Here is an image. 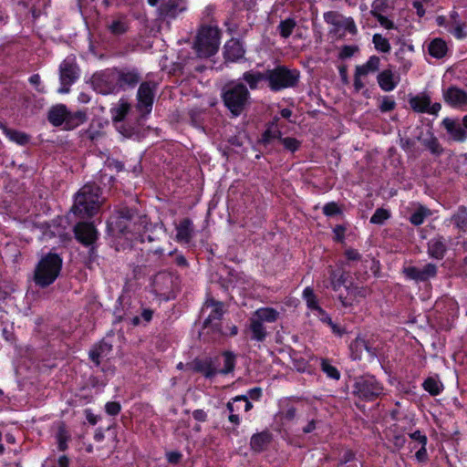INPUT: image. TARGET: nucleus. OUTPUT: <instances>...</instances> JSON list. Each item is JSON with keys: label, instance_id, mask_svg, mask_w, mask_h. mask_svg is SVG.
<instances>
[{"label": "nucleus", "instance_id": "2f4dec72", "mask_svg": "<svg viewBox=\"0 0 467 467\" xmlns=\"http://www.w3.org/2000/svg\"><path fill=\"white\" fill-rule=\"evenodd\" d=\"M130 103H128L126 100H123V99L119 100L117 107H115L111 110L112 120L114 122L122 121L124 119V118L126 117V115L128 114V112L130 111Z\"/></svg>", "mask_w": 467, "mask_h": 467}, {"label": "nucleus", "instance_id": "f3484780", "mask_svg": "<svg viewBox=\"0 0 467 467\" xmlns=\"http://www.w3.org/2000/svg\"><path fill=\"white\" fill-rule=\"evenodd\" d=\"M175 240L179 243L188 244L192 240L193 234L192 222L189 218L182 219L176 225Z\"/></svg>", "mask_w": 467, "mask_h": 467}, {"label": "nucleus", "instance_id": "aec40b11", "mask_svg": "<svg viewBox=\"0 0 467 467\" xmlns=\"http://www.w3.org/2000/svg\"><path fill=\"white\" fill-rule=\"evenodd\" d=\"M348 277L349 273L343 269L329 270L330 285L332 289L336 292H338L342 285H344L347 288V282Z\"/></svg>", "mask_w": 467, "mask_h": 467}, {"label": "nucleus", "instance_id": "f704fd0d", "mask_svg": "<svg viewBox=\"0 0 467 467\" xmlns=\"http://www.w3.org/2000/svg\"><path fill=\"white\" fill-rule=\"evenodd\" d=\"M303 297L309 308L316 310L318 314H324V310L317 304L313 289L306 287L303 292Z\"/></svg>", "mask_w": 467, "mask_h": 467}, {"label": "nucleus", "instance_id": "bb28decb", "mask_svg": "<svg viewBox=\"0 0 467 467\" xmlns=\"http://www.w3.org/2000/svg\"><path fill=\"white\" fill-rule=\"evenodd\" d=\"M379 57L372 56L369 57L366 64L357 66L355 72H357L358 75H361L362 77L369 73H374L379 68Z\"/></svg>", "mask_w": 467, "mask_h": 467}, {"label": "nucleus", "instance_id": "c85d7f7f", "mask_svg": "<svg viewBox=\"0 0 467 467\" xmlns=\"http://www.w3.org/2000/svg\"><path fill=\"white\" fill-rule=\"evenodd\" d=\"M429 54L436 58H441L446 55L447 45L441 38L433 39L429 45Z\"/></svg>", "mask_w": 467, "mask_h": 467}, {"label": "nucleus", "instance_id": "20e7f679", "mask_svg": "<svg viewBox=\"0 0 467 467\" xmlns=\"http://www.w3.org/2000/svg\"><path fill=\"white\" fill-rule=\"evenodd\" d=\"M62 266L61 258L56 254L43 257L35 269L34 280L41 287H46L57 278Z\"/></svg>", "mask_w": 467, "mask_h": 467}, {"label": "nucleus", "instance_id": "c9c22d12", "mask_svg": "<svg viewBox=\"0 0 467 467\" xmlns=\"http://www.w3.org/2000/svg\"><path fill=\"white\" fill-rule=\"evenodd\" d=\"M451 221L457 228L464 230L467 226V209L464 207L459 208L451 217Z\"/></svg>", "mask_w": 467, "mask_h": 467}, {"label": "nucleus", "instance_id": "8fccbe9b", "mask_svg": "<svg viewBox=\"0 0 467 467\" xmlns=\"http://www.w3.org/2000/svg\"><path fill=\"white\" fill-rule=\"evenodd\" d=\"M280 142L290 151L296 150L300 145V142L297 140L289 137L282 138Z\"/></svg>", "mask_w": 467, "mask_h": 467}, {"label": "nucleus", "instance_id": "58836bf2", "mask_svg": "<svg viewBox=\"0 0 467 467\" xmlns=\"http://www.w3.org/2000/svg\"><path fill=\"white\" fill-rule=\"evenodd\" d=\"M423 388L431 395H438L442 388V384L432 378L427 379L423 383Z\"/></svg>", "mask_w": 467, "mask_h": 467}, {"label": "nucleus", "instance_id": "9b49d317", "mask_svg": "<svg viewBox=\"0 0 467 467\" xmlns=\"http://www.w3.org/2000/svg\"><path fill=\"white\" fill-rule=\"evenodd\" d=\"M226 407L230 412L229 420L232 423L239 424V417L234 412H238L242 410H244V411H249L253 408V405L248 400L247 397L237 396L234 399H233V401H229Z\"/></svg>", "mask_w": 467, "mask_h": 467}, {"label": "nucleus", "instance_id": "6ab92c4d", "mask_svg": "<svg viewBox=\"0 0 467 467\" xmlns=\"http://www.w3.org/2000/svg\"><path fill=\"white\" fill-rule=\"evenodd\" d=\"M377 79L380 88L387 92L393 90L399 82V78H396L390 69L380 72Z\"/></svg>", "mask_w": 467, "mask_h": 467}, {"label": "nucleus", "instance_id": "69168bd1", "mask_svg": "<svg viewBox=\"0 0 467 467\" xmlns=\"http://www.w3.org/2000/svg\"><path fill=\"white\" fill-rule=\"evenodd\" d=\"M410 437L412 440L419 441L423 446H425L427 443V437L425 435L421 434V432L420 431H416L410 433Z\"/></svg>", "mask_w": 467, "mask_h": 467}, {"label": "nucleus", "instance_id": "4be33fe9", "mask_svg": "<svg viewBox=\"0 0 467 467\" xmlns=\"http://www.w3.org/2000/svg\"><path fill=\"white\" fill-rule=\"evenodd\" d=\"M140 80L136 70H122L119 73L118 83L120 87L134 88Z\"/></svg>", "mask_w": 467, "mask_h": 467}, {"label": "nucleus", "instance_id": "79ce46f5", "mask_svg": "<svg viewBox=\"0 0 467 467\" xmlns=\"http://www.w3.org/2000/svg\"><path fill=\"white\" fill-rule=\"evenodd\" d=\"M295 26L296 23L293 19H286L282 21L278 26L280 35L285 38L288 37L292 34Z\"/></svg>", "mask_w": 467, "mask_h": 467}, {"label": "nucleus", "instance_id": "ddd939ff", "mask_svg": "<svg viewBox=\"0 0 467 467\" xmlns=\"http://www.w3.org/2000/svg\"><path fill=\"white\" fill-rule=\"evenodd\" d=\"M186 368L195 372H200L203 374L206 378H213L216 374H218L217 368L214 367L212 358H196L191 363L186 364Z\"/></svg>", "mask_w": 467, "mask_h": 467}, {"label": "nucleus", "instance_id": "f03ea898", "mask_svg": "<svg viewBox=\"0 0 467 467\" xmlns=\"http://www.w3.org/2000/svg\"><path fill=\"white\" fill-rule=\"evenodd\" d=\"M202 312H208V317L203 322L200 337L205 342L218 340L224 334L220 326V321L223 315V304L213 299H209L205 302Z\"/></svg>", "mask_w": 467, "mask_h": 467}, {"label": "nucleus", "instance_id": "423d86ee", "mask_svg": "<svg viewBox=\"0 0 467 467\" xmlns=\"http://www.w3.org/2000/svg\"><path fill=\"white\" fill-rule=\"evenodd\" d=\"M220 45V32L216 27H202L196 36L194 48L200 57L214 55Z\"/></svg>", "mask_w": 467, "mask_h": 467}, {"label": "nucleus", "instance_id": "6e6552de", "mask_svg": "<svg viewBox=\"0 0 467 467\" xmlns=\"http://www.w3.org/2000/svg\"><path fill=\"white\" fill-rule=\"evenodd\" d=\"M382 391L383 388L373 377L360 379L354 385V392L365 400H373Z\"/></svg>", "mask_w": 467, "mask_h": 467}, {"label": "nucleus", "instance_id": "338daca9", "mask_svg": "<svg viewBox=\"0 0 467 467\" xmlns=\"http://www.w3.org/2000/svg\"><path fill=\"white\" fill-rule=\"evenodd\" d=\"M358 50L357 47H350V46H346L343 47V49L341 50L340 52V57H344V58H347V57H350L351 56L354 55V53Z\"/></svg>", "mask_w": 467, "mask_h": 467}, {"label": "nucleus", "instance_id": "dca6fc26", "mask_svg": "<svg viewBox=\"0 0 467 467\" xmlns=\"http://www.w3.org/2000/svg\"><path fill=\"white\" fill-rule=\"evenodd\" d=\"M358 296H366V290L363 287H358L352 284L347 286V295H343L342 293L338 294V299L344 307L352 306L357 301Z\"/></svg>", "mask_w": 467, "mask_h": 467}, {"label": "nucleus", "instance_id": "bf43d9fd", "mask_svg": "<svg viewBox=\"0 0 467 467\" xmlns=\"http://www.w3.org/2000/svg\"><path fill=\"white\" fill-rule=\"evenodd\" d=\"M161 13L168 16H175L176 11L174 4L171 2L163 4L161 6Z\"/></svg>", "mask_w": 467, "mask_h": 467}, {"label": "nucleus", "instance_id": "0e129e2a", "mask_svg": "<svg viewBox=\"0 0 467 467\" xmlns=\"http://www.w3.org/2000/svg\"><path fill=\"white\" fill-rule=\"evenodd\" d=\"M335 240L337 242H342L344 240V234L346 232V228L343 225H337L334 230Z\"/></svg>", "mask_w": 467, "mask_h": 467}, {"label": "nucleus", "instance_id": "e2e57ef3", "mask_svg": "<svg viewBox=\"0 0 467 467\" xmlns=\"http://www.w3.org/2000/svg\"><path fill=\"white\" fill-rule=\"evenodd\" d=\"M345 255L349 261H358L361 258L359 253L352 248L347 249L345 252Z\"/></svg>", "mask_w": 467, "mask_h": 467}, {"label": "nucleus", "instance_id": "cd10ccee", "mask_svg": "<svg viewBox=\"0 0 467 467\" xmlns=\"http://www.w3.org/2000/svg\"><path fill=\"white\" fill-rule=\"evenodd\" d=\"M243 79L249 85L251 89H255L259 82L263 80L266 81V71H247L244 73Z\"/></svg>", "mask_w": 467, "mask_h": 467}, {"label": "nucleus", "instance_id": "39448f33", "mask_svg": "<svg viewBox=\"0 0 467 467\" xmlns=\"http://www.w3.org/2000/svg\"><path fill=\"white\" fill-rule=\"evenodd\" d=\"M300 73L296 69H290L285 66H277L266 70V81L273 91H279L294 88L297 85Z\"/></svg>", "mask_w": 467, "mask_h": 467}, {"label": "nucleus", "instance_id": "603ef678", "mask_svg": "<svg viewBox=\"0 0 467 467\" xmlns=\"http://www.w3.org/2000/svg\"><path fill=\"white\" fill-rule=\"evenodd\" d=\"M404 273L407 277L416 280V281H421V275H420V269L410 266L404 269Z\"/></svg>", "mask_w": 467, "mask_h": 467}, {"label": "nucleus", "instance_id": "4c0bfd02", "mask_svg": "<svg viewBox=\"0 0 467 467\" xmlns=\"http://www.w3.org/2000/svg\"><path fill=\"white\" fill-rule=\"evenodd\" d=\"M324 18L327 23L335 26L337 32L341 30L342 21H344L345 17L336 12H327L325 14Z\"/></svg>", "mask_w": 467, "mask_h": 467}, {"label": "nucleus", "instance_id": "0eeeda50", "mask_svg": "<svg viewBox=\"0 0 467 467\" xmlns=\"http://www.w3.org/2000/svg\"><path fill=\"white\" fill-rule=\"evenodd\" d=\"M79 68L76 62L75 57H67L59 66V79L62 88H59L60 93H67L69 86L72 85L78 78Z\"/></svg>", "mask_w": 467, "mask_h": 467}, {"label": "nucleus", "instance_id": "473e14b6", "mask_svg": "<svg viewBox=\"0 0 467 467\" xmlns=\"http://www.w3.org/2000/svg\"><path fill=\"white\" fill-rule=\"evenodd\" d=\"M110 350L111 345L102 342L96 348L90 351L89 357L93 362L99 365V359L106 357Z\"/></svg>", "mask_w": 467, "mask_h": 467}, {"label": "nucleus", "instance_id": "c756f323", "mask_svg": "<svg viewBox=\"0 0 467 467\" xmlns=\"http://www.w3.org/2000/svg\"><path fill=\"white\" fill-rule=\"evenodd\" d=\"M250 330L252 332V338L257 341L265 340L266 337V330L263 323L258 321L254 316L250 318Z\"/></svg>", "mask_w": 467, "mask_h": 467}, {"label": "nucleus", "instance_id": "a211bd4d", "mask_svg": "<svg viewBox=\"0 0 467 467\" xmlns=\"http://www.w3.org/2000/svg\"><path fill=\"white\" fill-rule=\"evenodd\" d=\"M244 55V49L239 40L231 39L225 44L224 57L226 60L234 62L242 58Z\"/></svg>", "mask_w": 467, "mask_h": 467}, {"label": "nucleus", "instance_id": "72a5a7b5", "mask_svg": "<svg viewBox=\"0 0 467 467\" xmlns=\"http://www.w3.org/2000/svg\"><path fill=\"white\" fill-rule=\"evenodd\" d=\"M223 367L217 369L220 374H228L234 371L235 366V356L231 351H224L223 353Z\"/></svg>", "mask_w": 467, "mask_h": 467}, {"label": "nucleus", "instance_id": "4468645a", "mask_svg": "<svg viewBox=\"0 0 467 467\" xmlns=\"http://www.w3.org/2000/svg\"><path fill=\"white\" fill-rule=\"evenodd\" d=\"M349 348L354 359H360L364 351H367L372 357L377 355V348L373 347L369 341L359 337L351 342Z\"/></svg>", "mask_w": 467, "mask_h": 467}, {"label": "nucleus", "instance_id": "680f3d73", "mask_svg": "<svg viewBox=\"0 0 467 467\" xmlns=\"http://www.w3.org/2000/svg\"><path fill=\"white\" fill-rule=\"evenodd\" d=\"M374 17H376L378 19V21L379 22L381 26H383L387 29L394 28L393 22L389 20L386 16H384L382 15H379V16H375Z\"/></svg>", "mask_w": 467, "mask_h": 467}, {"label": "nucleus", "instance_id": "ea45409f", "mask_svg": "<svg viewBox=\"0 0 467 467\" xmlns=\"http://www.w3.org/2000/svg\"><path fill=\"white\" fill-rule=\"evenodd\" d=\"M431 215V212L424 208L420 207L415 213H413L410 216V223L414 225H420L423 223L424 219Z\"/></svg>", "mask_w": 467, "mask_h": 467}, {"label": "nucleus", "instance_id": "f257e3e1", "mask_svg": "<svg viewBox=\"0 0 467 467\" xmlns=\"http://www.w3.org/2000/svg\"><path fill=\"white\" fill-rule=\"evenodd\" d=\"M102 203L100 190L95 184L84 185L76 194L71 211L81 217L92 216Z\"/></svg>", "mask_w": 467, "mask_h": 467}, {"label": "nucleus", "instance_id": "b1692460", "mask_svg": "<svg viewBox=\"0 0 467 467\" xmlns=\"http://www.w3.org/2000/svg\"><path fill=\"white\" fill-rule=\"evenodd\" d=\"M68 114L65 106L58 105L49 110L48 119L53 125L60 126L67 119Z\"/></svg>", "mask_w": 467, "mask_h": 467}, {"label": "nucleus", "instance_id": "864d4df0", "mask_svg": "<svg viewBox=\"0 0 467 467\" xmlns=\"http://www.w3.org/2000/svg\"><path fill=\"white\" fill-rule=\"evenodd\" d=\"M424 144L432 153L439 154L441 152V145L436 138H431L428 140H425Z\"/></svg>", "mask_w": 467, "mask_h": 467}, {"label": "nucleus", "instance_id": "412c9836", "mask_svg": "<svg viewBox=\"0 0 467 467\" xmlns=\"http://www.w3.org/2000/svg\"><path fill=\"white\" fill-rule=\"evenodd\" d=\"M446 252V242L443 237L438 236L431 239L428 244L429 254L436 259H441Z\"/></svg>", "mask_w": 467, "mask_h": 467}, {"label": "nucleus", "instance_id": "393cba45", "mask_svg": "<svg viewBox=\"0 0 467 467\" xmlns=\"http://www.w3.org/2000/svg\"><path fill=\"white\" fill-rule=\"evenodd\" d=\"M173 283V277L170 273H159L155 275L153 285L157 290L165 293L168 291Z\"/></svg>", "mask_w": 467, "mask_h": 467}, {"label": "nucleus", "instance_id": "2eb2a0df", "mask_svg": "<svg viewBox=\"0 0 467 467\" xmlns=\"http://www.w3.org/2000/svg\"><path fill=\"white\" fill-rule=\"evenodd\" d=\"M445 101L452 107L462 108L467 105V93L456 87L449 88L444 93Z\"/></svg>", "mask_w": 467, "mask_h": 467}, {"label": "nucleus", "instance_id": "a18cd8bd", "mask_svg": "<svg viewBox=\"0 0 467 467\" xmlns=\"http://www.w3.org/2000/svg\"><path fill=\"white\" fill-rule=\"evenodd\" d=\"M389 7L388 0H374L371 5L370 14L375 16L382 15Z\"/></svg>", "mask_w": 467, "mask_h": 467}, {"label": "nucleus", "instance_id": "f8f14e48", "mask_svg": "<svg viewBox=\"0 0 467 467\" xmlns=\"http://www.w3.org/2000/svg\"><path fill=\"white\" fill-rule=\"evenodd\" d=\"M77 239L85 245L93 244L97 239V231L92 223H79L75 226Z\"/></svg>", "mask_w": 467, "mask_h": 467}, {"label": "nucleus", "instance_id": "4d7b16f0", "mask_svg": "<svg viewBox=\"0 0 467 467\" xmlns=\"http://www.w3.org/2000/svg\"><path fill=\"white\" fill-rule=\"evenodd\" d=\"M342 26H341V29L345 30V31H348L349 33L351 34H356L357 33V27H356V25L353 21L352 18H346L344 19V21H342Z\"/></svg>", "mask_w": 467, "mask_h": 467}, {"label": "nucleus", "instance_id": "37998d69", "mask_svg": "<svg viewBox=\"0 0 467 467\" xmlns=\"http://www.w3.org/2000/svg\"><path fill=\"white\" fill-rule=\"evenodd\" d=\"M109 29L114 35H121L127 31L128 26L123 19L113 20L109 26Z\"/></svg>", "mask_w": 467, "mask_h": 467}, {"label": "nucleus", "instance_id": "7ed1b4c3", "mask_svg": "<svg viewBox=\"0 0 467 467\" xmlns=\"http://www.w3.org/2000/svg\"><path fill=\"white\" fill-rule=\"evenodd\" d=\"M222 98L232 115L237 117L249 104L250 93L244 84L232 83L223 88Z\"/></svg>", "mask_w": 467, "mask_h": 467}, {"label": "nucleus", "instance_id": "e433bc0d", "mask_svg": "<svg viewBox=\"0 0 467 467\" xmlns=\"http://www.w3.org/2000/svg\"><path fill=\"white\" fill-rule=\"evenodd\" d=\"M5 132L10 140L15 141L20 145H24L29 140V137L24 132L7 129L5 130Z\"/></svg>", "mask_w": 467, "mask_h": 467}, {"label": "nucleus", "instance_id": "c03bdc74", "mask_svg": "<svg viewBox=\"0 0 467 467\" xmlns=\"http://www.w3.org/2000/svg\"><path fill=\"white\" fill-rule=\"evenodd\" d=\"M373 43L375 47L381 52H389L390 49V45L387 38L383 37L379 34H376L373 36Z\"/></svg>", "mask_w": 467, "mask_h": 467}, {"label": "nucleus", "instance_id": "052dcab7", "mask_svg": "<svg viewBox=\"0 0 467 467\" xmlns=\"http://www.w3.org/2000/svg\"><path fill=\"white\" fill-rule=\"evenodd\" d=\"M120 410V405L118 402H108L106 411L109 415H117Z\"/></svg>", "mask_w": 467, "mask_h": 467}, {"label": "nucleus", "instance_id": "9d476101", "mask_svg": "<svg viewBox=\"0 0 467 467\" xmlns=\"http://www.w3.org/2000/svg\"><path fill=\"white\" fill-rule=\"evenodd\" d=\"M442 125L451 140L462 142L467 139V115L462 119L446 118Z\"/></svg>", "mask_w": 467, "mask_h": 467}, {"label": "nucleus", "instance_id": "09e8293b", "mask_svg": "<svg viewBox=\"0 0 467 467\" xmlns=\"http://www.w3.org/2000/svg\"><path fill=\"white\" fill-rule=\"evenodd\" d=\"M436 273L437 267L435 265L428 264L424 265V267L420 269L421 281H426L429 278L435 276Z\"/></svg>", "mask_w": 467, "mask_h": 467}, {"label": "nucleus", "instance_id": "de8ad7c7", "mask_svg": "<svg viewBox=\"0 0 467 467\" xmlns=\"http://www.w3.org/2000/svg\"><path fill=\"white\" fill-rule=\"evenodd\" d=\"M389 217V213L387 210L377 209L375 213L370 218V223L381 224Z\"/></svg>", "mask_w": 467, "mask_h": 467}, {"label": "nucleus", "instance_id": "1a4fd4ad", "mask_svg": "<svg viewBox=\"0 0 467 467\" xmlns=\"http://www.w3.org/2000/svg\"><path fill=\"white\" fill-rule=\"evenodd\" d=\"M155 88H156V84L154 82L145 81L140 84V86L138 89L137 109L140 111H141L143 114H148L151 111L153 99H154Z\"/></svg>", "mask_w": 467, "mask_h": 467}, {"label": "nucleus", "instance_id": "3c124183", "mask_svg": "<svg viewBox=\"0 0 467 467\" xmlns=\"http://www.w3.org/2000/svg\"><path fill=\"white\" fill-rule=\"evenodd\" d=\"M449 31L458 39H462L467 35L464 31V26L459 23L453 24Z\"/></svg>", "mask_w": 467, "mask_h": 467}, {"label": "nucleus", "instance_id": "7c9ffc66", "mask_svg": "<svg viewBox=\"0 0 467 467\" xmlns=\"http://www.w3.org/2000/svg\"><path fill=\"white\" fill-rule=\"evenodd\" d=\"M431 99L428 96H416L410 99V105L417 112H427Z\"/></svg>", "mask_w": 467, "mask_h": 467}, {"label": "nucleus", "instance_id": "49530a36", "mask_svg": "<svg viewBox=\"0 0 467 467\" xmlns=\"http://www.w3.org/2000/svg\"><path fill=\"white\" fill-rule=\"evenodd\" d=\"M322 370L327 375V377L333 379H338L340 378L339 371L331 364H329L327 360H322L321 362Z\"/></svg>", "mask_w": 467, "mask_h": 467}, {"label": "nucleus", "instance_id": "a878e982", "mask_svg": "<svg viewBox=\"0 0 467 467\" xmlns=\"http://www.w3.org/2000/svg\"><path fill=\"white\" fill-rule=\"evenodd\" d=\"M253 316L262 323H273L278 319L279 312L272 307H262L257 309Z\"/></svg>", "mask_w": 467, "mask_h": 467}, {"label": "nucleus", "instance_id": "774afa93", "mask_svg": "<svg viewBox=\"0 0 467 467\" xmlns=\"http://www.w3.org/2000/svg\"><path fill=\"white\" fill-rule=\"evenodd\" d=\"M192 416L198 421H205L207 418L206 412L202 410H194Z\"/></svg>", "mask_w": 467, "mask_h": 467}, {"label": "nucleus", "instance_id": "a19ab883", "mask_svg": "<svg viewBox=\"0 0 467 467\" xmlns=\"http://www.w3.org/2000/svg\"><path fill=\"white\" fill-rule=\"evenodd\" d=\"M281 139V131L278 130L276 128L271 127L265 131L261 141L265 144H268L274 140H278L280 141Z\"/></svg>", "mask_w": 467, "mask_h": 467}, {"label": "nucleus", "instance_id": "5701e85b", "mask_svg": "<svg viewBox=\"0 0 467 467\" xmlns=\"http://www.w3.org/2000/svg\"><path fill=\"white\" fill-rule=\"evenodd\" d=\"M271 441V434L264 431L261 433H257L253 435L251 438V448L256 452H260L266 449L268 444Z\"/></svg>", "mask_w": 467, "mask_h": 467}, {"label": "nucleus", "instance_id": "5fc2aeb1", "mask_svg": "<svg viewBox=\"0 0 467 467\" xmlns=\"http://www.w3.org/2000/svg\"><path fill=\"white\" fill-rule=\"evenodd\" d=\"M323 212L326 215L332 216L340 213V209L336 202H328L324 206Z\"/></svg>", "mask_w": 467, "mask_h": 467}, {"label": "nucleus", "instance_id": "13d9d810", "mask_svg": "<svg viewBox=\"0 0 467 467\" xmlns=\"http://www.w3.org/2000/svg\"><path fill=\"white\" fill-rule=\"evenodd\" d=\"M67 436L66 431L63 429H60L57 433L58 449L60 451H65L67 449Z\"/></svg>", "mask_w": 467, "mask_h": 467}, {"label": "nucleus", "instance_id": "6e6d98bb", "mask_svg": "<svg viewBox=\"0 0 467 467\" xmlns=\"http://www.w3.org/2000/svg\"><path fill=\"white\" fill-rule=\"evenodd\" d=\"M395 106H396V103L393 99H391L388 97H385L382 99L379 109L381 111L387 112V111L392 110L395 108Z\"/></svg>", "mask_w": 467, "mask_h": 467}]
</instances>
